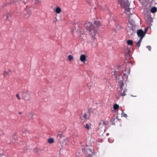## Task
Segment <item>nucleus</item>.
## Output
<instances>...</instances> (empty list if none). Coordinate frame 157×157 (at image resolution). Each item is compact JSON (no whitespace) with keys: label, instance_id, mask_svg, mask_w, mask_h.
I'll use <instances>...</instances> for the list:
<instances>
[{"label":"nucleus","instance_id":"b1692460","mask_svg":"<svg viewBox=\"0 0 157 157\" xmlns=\"http://www.w3.org/2000/svg\"><path fill=\"white\" fill-rule=\"evenodd\" d=\"M119 107L118 105L115 104L113 105V108L114 109L117 110L118 109Z\"/></svg>","mask_w":157,"mask_h":157},{"label":"nucleus","instance_id":"c756f323","mask_svg":"<svg viewBox=\"0 0 157 157\" xmlns=\"http://www.w3.org/2000/svg\"><path fill=\"white\" fill-rule=\"evenodd\" d=\"M16 96L19 100H20L21 99V98H20L19 94H17L16 95Z\"/></svg>","mask_w":157,"mask_h":157},{"label":"nucleus","instance_id":"9d476101","mask_svg":"<svg viewBox=\"0 0 157 157\" xmlns=\"http://www.w3.org/2000/svg\"><path fill=\"white\" fill-rule=\"evenodd\" d=\"M128 31L131 34H133L135 32V28L133 26L131 28H129V29H128Z\"/></svg>","mask_w":157,"mask_h":157},{"label":"nucleus","instance_id":"0eeeda50","mask_svg":"<svg viewBox=\"0 0 157 157\" xmlns=\"http://www.w3.org/2000/svg\"><path fill=\"white\" fill-rule=\"evenodd\" d=\"M93 154V151L90 149H87L85 153V155L87 157H92Z\"/></svg>","mask_w":157,"mask_h":157},{"label":"nucleus","instance_id":"9b49d317","mask_svg":"<svg viewBox=\"0 0 157 157\" xmlns=\"http://www.w3.org/2000/svg\"><path fill=\"white\" fill-rule=\"evenodd\" d=\"M86 59V56L84 55H82L80 56V60L82 62L84 63Z\"/></svg>","mask_w":157,"mask_h":157},{"label":"nucleus","instance_id":"c03bdc74","mask_svg":"<svg viewBox=\"0 0 157 157\" xmlns=\"http://www.w3.org/2000/svg\"><path fill=\"white\" fill-rule=\"evenodd\" d=\"M19 113L21 114V112H19Z\"/></svg>","mask_w":157,"mask_h":157},{"label":"nucleus","instance_id":"79ce46f5","mask_svg":"<svg viewBox=\"0 0 157 157\" xmlns=\"http://www.w3.org/2000/svg\"><path fill=\"white\" fill-rule=\"evenodd\" d=\"M116 71H115V72H113V73H113V74H114V75H115V73H116Z\"/></svg>","mask_w":157,"mask_h":157},{"label":"nucleus","instance_id":"a211bd4d","mask_svg":"<svg viewBox=\"0 0 157 157\" xmlns=\"http://www.w3.org/2000/svg\"><path fill=\"white\" fill-rule=\"evenodd\" d=\"M127 44L128 45H132L133 44V42L132 40H128L127 41Z\"/></svg>","mask_w":157,"mask_h":157},{"label":"nucleus","instance_id":"4be33fe9","mask_svg":"<svg viewBox=\"0 0 157 157\" xmlns=\"http://www.w3.org/2000/svg\"><path fill=\"white\" fill-rule=\"evenodd\" d=\"M34 151L35 152L39 154L41 151L40 149L38 150L37 148H35L34 149Z\"/></svg>","mask_w":157,"mask_h":157},{"label":"nucleus","instance_id":"f8f14e48","mask_svg":"<svg viewBox=\"0 0 157 157\" xmlns=\"http://www.w3.org/2000/svg\"><path fill=\"white\" fill-rule=\"evenodd\" d=\"M94 24L96 26L97 28L101 26V24L100 22L98 21H96L94 22Z\"/></svg>","mask_w":157,"mask_h":157},{"label":"nucleus","instance_id":"5701e85b","mask_svg":"<svg viewBox=\"0 0 157 157\" xmlns=\"http://www.w3.org/2000/svg\"><path fill=\"white\" fill-rule=\"evenodd\" d=\"M67 141V140L66 139H64L63 140V141L62 142V143H61V142H60V143H61V145L62 146H63L64 145H65L66 144V143Z\"/></svg>","mask_w":157,"mask_h":157},{"label":"nucleus","instance_id":"c9c22d12","mask_svg":"<svg viewBox=\"0 0 157 157\" xmlns=\"http://www.w3.org/2000/svg\"><path fill=\"white\" fill-rule=\"evenodd\" d=\"M23 133H27L28 132V131L27 130H24L23 131Z\"/></svg>","mask_w":157,"mask_h":157},{"label":"nucleus","instance_id":"393cba45","mask_svg":"<svg viewBox=\"0 0 157 157\" xmlns=\"http://www.w3.org/2000/svg\"><path fill=\"white\" fill-rule=\"evenodd\" d=\"M68 60L71 61L72 59H73V57L71 55H70L68 56Z\"/></svg>","mask_w":157,"mask_h":157},{"label":"nucleus","instance_id":"20e7f679","mask_svg":"<svg viewBox=\"0 0 157 157\" xmlns=\"http://www.w3.org/2000/svg\"><path fill=\"white\" fill-rule=\"evenodd\" d=\"M129 74H127L126 73H124L123 74V75L122 76V75H120L119 76V78H118L117 77H116L117 80L118 81V79H119L120 77H121L122 78V79L121 80L120 82L118 81V82H119V85L120 87V89L121 90L123 89V87L124 86V83L123 82V81L125 79H127L128 78V75Z\"/></svg>","mask_w":157,"mask_h":157},{"label":"nucleus","instance_id":"6ab92c4d","mask_svg":"<svg viewBox=\"0 0 157 157\" xmlns=\"http://www.w3.org/2000/svg\"><path fill=\"white\" fill-rule=\"evenodd\" d=\"M120 90L121 91V96H125V93L127 91V90L126 89L124 90L123 91V92L122 93L121 92L122 90H121L120 89Z\"/></svg>","mask_w":157,"mask_h":157},{"label":"nucleus","instance_id":"f257e3e1","mask_svg":"<svg viewBox=\"0 0 157 157\" xmlns=\"http://www.w3.org/2000/svg\"><path fill=\"white\" fill-rule=\"evenodd\" d=\"M85 27L89 30L92 37L95 38V36L97 33L98 29L90 22L86 23L85 25Z\"/></svg>","mask_w":157,"mask_h":157},{"label":"nucleus","instance_id":"72a5a7b5","mask_svg":"<svg viewBox=\"0 0 157 157\" xmlns=\"http://www.w3.org/2000/svg\"><path fill=\"white\" fill-rule=\"evenodd\" d=\"M35 3H37L39 2V0H34Z\"/></svg>","mask_w":157,"mask_h":157},{"label":"nucleus","instance_id":"2eb2a0df","mask_svg":"<svg viewBox=\"0 0 157 157\" xmlns=\"http://www.w3.org/2000/svg\"><path fill=\"white\" fill-rule=\"evenodd\" d=\"M57 13H59L61 12V9L59 7H56L55 10H54Z\"/></svg>","mask_w":157,"mask_h":157},{"label":"nucleus","instance_id":"7c9ffc66","mask_svg":"<svg viewBox=\"0 0 157 157\" xmlns=\"http://www.w3.org/2000/svg\"><path fill=\"white\" fill-rule=\"evenodd\" d=\"M147 48L148 49L149 51H151V47L150 46H148L147 47Z\"/></svg>","mask_w":157,"mask_h":157},{"label":"nucleus","instance_id":"aec40b11","mask_svg":"<svg viewBox=\"0 0 157 157\" xmlns=\"http://www.w3.org/2000/svg\"><path fill=\"white\" fill-rule=\"evenodd\" d=\"M54 140L52 138H49L48 140V142L49 144H52L54 142Z\"/></svg>","mask_w":157,"mask_h":157},{"label":"nucleus","instance_id":"2f4dec72","mask_svg":"<svg viewBox=\"0 0 157 157\" xmlns=\"http://www.w3.org/2000/svg\"><path fill=\"white\" fill-rule=\"evenodd\" d=\"M141 43L140 42H137L136 43V45L137 46H138V47H139L140 46Z\"/></svg>","mask_w":157,"mask_h":157},{"label":"nucleus","instance_id":"ea45409f","mask_svg":"<svg viewBox=\"0 0 157 157\" xmlns=\"http://www.w3.org/2000/svg\"><path fill=\"white\" fill-rule=\"evenodd\" d=\"M118 69H120L121 68V66H118L117 67Z\"/></svg>","mask_w":157,"mask_h":157},{"label":"nucleus","instance_id":"c85d7f7f","mask_svg":"<svg viewBox=\"0 0 157 157\" xmlns=\"http://www.w3.org/2000/svg\"><path fill=\"white\" fill-rule=\"evenodd\" d=\"M121 115L122 116H123V117H127V115L126 114H125L123 112H122V114H121Z\"/></svg>","mask_w":157,"mask_h":157},{"label":"nucleus","instance_id":"a19ab883","mask_svg":"<svg viewBox=\"0 0 157 157\" xmlns=\"http://www.w3.org/2000/svg\"><path fill=\"white\" fill-rule=\"evenodd\" d=\"M105 81H104L105 82H107V80L106 79H105Z\"/></svg>","mask_w":157,"mask_h":157},{"label":"nucleus","instance_id":"58836bf2","mask_svg":"<svg viewBox=\"0 0 157 157\" xmlns=\"http://www.w3.org/2000/svg\"><path fill=\"white\" fill-rule=\"evenodd\" d=\"M26 15L27 16L26 17H28L29 14V13H27Z\"/></svg>","mask_w":157,"mask_h":157},{"label":"nucleus","instance_id":"bb28decb","mask_svg":"<svg viewBox=\"0 0 157 157\" xmlns=\"http://www.w3.org/2000/svg\"><path fill=\"white\" fill-rule=\"evenodd\" d=\"M57 137L59 140H60L62 137V135L61 134H58L57 136Z\"/></svg>","mask_w":157,"mask_h":157},{"label":"nucleus","instance_id":"dca6fc26","mask_svg":"<svg viewBox=\"0 0 157 157\" xmlns=\"http://www.w3.org/2000/svg\"><path fill=\"white\" fill-rule=\"evenodd\" d=\"M157 8L156 7H153L151 8V13H155L157 11Z\"/></svg>","mask_w":157,"mask_h":157},{"label":"nucleus","instance_id":"39448f33","mask_svg":"<svg viewBox=\"0 0 157 157\" xmlns=\"http://www.w3.org/2000/svg\"><path fill=\"white\" fill-rule=\"evenodd\" d=\"M30 92L28 90H24L21 92L22 98L25 101H29L30 99Z\"/></svg>","mask_w":157,"mask_h":157},{"label":"nucleus","instance_id":"ddd939ff","mask_svg":"<svg viewBox=\"0 0 157 157\" xmlns=\"http://www.w3.org/2000/svg\"><path fill=\"white\" fill-rule=\"evenodd\" d=\"M84 127L88 130H90L91 129V125L88 124H86L84 126Z\"/></svg>","mask_w":157,"mask_h":157},{"label":"nucleus","instance_id":"473e14b6","mask_svg":"<svg viewBox=\"0 0 157 157\" xmlns=\"http://www.w3.org/2000/svg\"><path fill=\"white\" fill-rule=\"evenodd\" d=\"M13 3H14L15 4H16V2H14V1H13V0H12V1H11L10 2V4H13Z\"/></svg>","mask_w":157,"mask_h":157},{"label":"nucleus","instance_id":"7ed1b4c3","mask_svg":"<svg viewBox=\"0 0 157 157\" xmlns=\"http://www.w3.org/2000/svg\"><path fill=\"white\" fill-rule=\"evenodd\" d=\"M107 123H105V121H101L99 124V126L97 130L100 135H102L105 132V127Z\"/></svg>","mask_w":157,"mask_h":157},{"label":"nucleus","instance_id":"f03ea898","mask_svg":"<svg viewBox=\"0 0 157 157\" xmlns=\"http://www.w3.org/2000/svg\"><path fill=\"white\" fill-rule=\"evenodd\" d=\"M119 3L122 7L124 8L125 10L127 12L130 11V9L128 8L130 3L128 0H119Z\"/></svg>","mask_w":157,"mask_h":157},{"label":"nucleus","instance_id":"6e6552de","mask_svg":"<svg viewBox=\"0 0 157 157\" xmlns=\"http://www.w3.org/2000/svg\"><path fill=\"white\" fill-rule=\"evenodd\" d=\"M131 14H129V19L128 20V25L129 28H131L133 27L134 26V21L133 19L130 18V16Z\"/></svg>","mask_w":157,"mask_h":157},{"label":"nucleus","instance_id":"f3484780","mask_svg":"<svg viewBox=\"0 0 157 157\" xmlns=\"http://www.w3.org/2000/svg\"><path fill=\"white\" fill-rule=\"evenodd\" d=\"M116 117L114 116L113 117L110 121V123L112 125H114L115 124L114 121L116 119Z\"/></svg>","mask_w":157,"mask_h":157},{"label":"nucleus","instance_id":"e433bc0d","mask_svg":"<svg viewBox=\"0 0 157 157\" xmlns=\"http://www.w3.org/2000/svg\"><path fill=\"white\" fill-rule=\"evenodd\" d=\"M148 27L146 28H145L144 31V33H145V34H146L147 30H148Z\"/></svg>","mask_w":157,"mask_h":157},{"label":"nucleus","instance_id":"423d86ee","mask_svg":"<svg viewBox=\"0 0 157 157\" xmlns=\"http://www.w3.org/2000/svg\"><path fill=\"white\" fill-rule=\"evenodd\" d=\"M90 113L87 111L84 113L83 115L80 117V119L82 120L85 121L86 119H88L90 117Z\"/></svg>","mask_w":157,"mask_h":157},{"label":"nucleus","instance_id":"412c9836","mask_svg":"<svg viewBox=\"0 0 157 157\" xmlns=\"http://www.w3.org/2000/svg\"><path fill=\"white\" fill-rule=\"evenodd\" d=\"M130 69L129 67L126 68L125 70V73H126L127 74H129L130 73Z\"/></svg>","mask_w":157,"mask_h":157},{"label":"nucleus","instance_id":"37998d69","mask_svg":"<svg viewBox=\"0 0 157 157\" xmlns=\"http://www.w3.org/2000/svg\"><path fill=\"white\" fill-rule=\"evenodd\" d=\"M128 52L129 53V51H130V50H129V49H128Z\"/></svg>","mask_w":157,"mask_h":157},{"label":"nucleus","instance_id":"4c0bfd02","mask_svg":"<svg viewBox=\"0 0 157 157\" xmlns=\"http://www.w3.org/2000/svg\"><path fill=\"white\" fill-rule=\"evenodd\" d=\"M24 4H25L27 2L28 0H22Z\"/></svg>","mask_w":157,"mask_h":157},{"label":"nucleus","instance_id":"1a4fd4ad","mask_svg":"<svg viewBox=\"0 0 157 157\" xmlns=\"http://www.w3.org/2000/svg\"><path fill=\"white\" fill-rule=\"evenodd\" d=\"M137 33L138 36L139 37H144L145 35V33L142 29L138 30Z\"/></svg>","mask_w":157,"mask_h":157},{"label":"nucleus","instance_id":"f704fd0d","mask_svg":"<svg viewBox=\"0 0 157 157\" xmlns=\"http://www.w3.org/2000/svg\"><path fill=\"white\" fill-rule=\"evenodd\" d=\"M140 37V39L139 40V41L138 42H140L141 43V41H142V39L143 38V37Z\"/></svg>","mask_w":157,"mask_h":157},{"label":"nucleus","instance_id":"cd10ccee","mask_svg":"<svg viewBox=\"0 0 157 157\" xmlns=\"http://www.w3.org/2000/svg\"><path fill=\"white\" fill-rule=\"evenodd\" d=\"M109 15L111 16L110 19L111 20L113 19L114 20H115V19L114 18V15L113 14H110Z\"/></svg>","mask_w":157,"mask_h":157},{"label":"nucleus","instance_id":"4468645a","mask_svg":"<svg viewBox=\"0 0 157 157\" xmlns=\"http://www.w3.org/2000/svg\"><path fill=\"white\" fill-rule=\"evenodd\" d=\"M34 115V113L32 112H31L29 113L28 115V116L30 120H32L33 119V117Z\"/></svg>","mask_w":157,"mask_h":157},{"label":"nucleus","instance_id":"a878e982","mask_svg":"<svg viewBox=\"0 0 157 157\" xmlns=\"http://www.w3.org/2000/svg\"><path fill=\"white\" fill-rule=\"evenodd\" d=\"M3 74L4 77H6L9 75V73L5 71Z\"/></svg>","mask_w":157,"mask_h":157}]
</instances>
